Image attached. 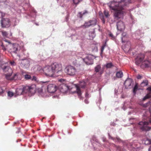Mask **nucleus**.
<instances>
[{
	"label": "nucleus",
	"instance_id": "nucleus-1",
	"mask_svg": "<svg viewBox=\"0 0 151 151\" xmlns=\"http://www.w3.org/2000/svg\"><path fill=\"white\" fill-rule=\"evenodd\" d=\"M131 0H113L107 3L111 10H116L119 9H122L123 6H127L131 3Z\"/></svg>",
	"mask_w": 151,
	"mask_h": 151
},
{
	"label": "nucleus",
	"instance_id": "nucleus-2",
	"mask_svg": "<svg viewBox=\"0 0 151 151\" xmlns=\"http://www.w3.org/2000/svg\"><path fill=\"white\" fill-rule=\"evenodd\" d=\"M35 92V89L31 86H26L17 88L16 90V94L14 95L15 97L16 95H20L24 93H28L29 95H32Z\"/></svg>",
	"mask_w": 151,
	"mask_h": 151
},
{
	"label": "nucleus",
	"instance_id": "nucleus-3",
	"mask_svg": "<svg viewBox=\"0 0 151 151\" xmlns=\"http://www.w3.org/2000/svg\"><path fill=\"white\" fill-rule=\"evenodd\" d=\"M86 86V83L84 81H82L80 82L78 85L72 84V87H73V89H76L75 91H71L72 93H77L79 98L80 100H82L83 98L81 96L82 92L80 89V88H83Z\"/></svg>",
	"mask_w": 151,
	"mask_h": 151
},
{
	"label": "nucleus",
	"instance_id": "nucleus-4",
	"mask_svg": "<svg viewBox=\"0 0 151 151\" xmlns=\"http://www.w3.org/2000/svg\"><path fill=\"white\" fill-rule=\"evenodd\" d=\"M54 75L57 76H61L63 75L62 65L61 64L55 62L51 65Z\"/></svg>",
	"mask_w": 151,
	"mask_h": 151
},
{
	"label": "nucleus",
	"instance_id": "nucleus-5",
	"mask_svg": "<svg viewBox=\"0 0 151 151\" xmlns=\"http://www.w3.org/2000/svg\"><path fill=\"white\" fill-rule=\"evenodd\" d=\"M127 36L126 33L123 32L122 34L121 37L122 41V43H126L123 46H122V48L124 51L126 52H128L131 50V44L130 42L129 41L127 40Z\"/></svg>",
	"mask_w": 151,
	"mask_h": 151
},
{
	"label": "nucleus",
	"instance_id": "nucleus-6",
	"mask_svg": "<svg viewBox=\"0 0 151 151\" xmlns=\"http://www.w3.org/2000/svg\"><path fill=\"white\" fill-rule=\"evenodd\" d=\"M124 7L123 6L122 9H119L116 10H114L113 13L114 18L115 20H117L122 19L123 18L124 14L125 13V11L124 10Z\"/></svg>",
	"mask_w": 151,
	"mask_h": 151
},
{
	"label": "nucleus",
	"instance_id": "nucleus-7",
	"mask_svg": "<svg viewBox=\"0 0 151 151\" xmlns=\"http://www.w3.org/2000/svg\"><path fill=\"white\" fill-rule=\"evenodd\" d=\"M16 19L13 18L10 19L8 18H2L1 20V26L2 28L9 27L13 22H15Z\"/></svg>",
	"mask_w": 151,
	"mask_h": 151
},
{
	"label": "nucleus",
	"instance_id": "nucleus-8",
	"mask_svg": "<svg viewBox=\"0 0 151 151\" xmlns=\"http://www.w3.org/2000/svg\"><path fill=\"white\" fill-rule=\"evenodd\" d=\"M49 82L48 81H41L40 82L43 85H45L46 86H47V91L49 93H54L57 91L58 88L55 84H48Z\"/></svg>",
	"mask_w": 151,
	"mask_h": 151
},
{
	"label": "nucleus",
	"instance_id": "nucleus-9",
	"mask_svg": "<svg viewBox=\"0 0 151 151\" xmlns=\"http://www.w3.org/2000/svg\"><path fill=\"white\" fill-rule=\"evenodd\" d=\"M19 49L20 47L18 44L15 43L12 45L11 54L14 58L16 59L17 57L20 58V55L17 53V52Z\"/></svg>",
	"mask_w": 151,
	"mask_h": 151
},
{
	"label": "nucleus",
	"instance_id": "nucleus-10",
	"mask_svg": "<svg viewBox=\"0 0 151 151\" xmlns=\"http://www.w3.org/2000/svg\"><path fill=\"white\" fill-rule=\"evenodd\" d=\"M151 62V51L148 53L147 58L144 61L142 62L140 67L142 68H147L150 67Z\"/></svg>",
	"mask_w": 151,
	"mask_h": 151
},
{
	"label": "nucleus",
	"instance_id": "nucleus-11",
	"mask_svg": "<svg viewBox=\"0 0 151 151\" xmlns=\"http://www.w3.org/2000/svg\"><path fill=\"white\" fill-rule=\"evenodd\" d=\"M42 70L46 76L51 77L53 76L54 74L51 65L45 66L43 68Z\"/></svg>",
	"mask_w": 151,
	"mask_h": 151
},
{
	"label": "nucleus",
	"instance_id": "nucleus-12",
	"mask_svg": "<svg viewBox=\"0 0 151 151\" xmlns=\"http://www.w3.org/2000/svg\"><path fill=\"white\" fill-rule=\"evenodd\" d=\"M73 87L72 85L71 86L67 85L66 84H62L60 86L59 89L60 91L63 93H66L67 91L69 90L70 92L72 93L71 91H73L72 90L73 89Z\"/></svg>",
	"mask_w": 151,
	"mask_h": 151
},
{
	"label": "nucleus",
	"instance_id": "nucleus-13",
	"mask_svg": "<svg viewBox=\"0 0 151 151\" xmlns=\"http://www.w3.org/2000/svg\"><path fill=\"white\" fill-rule=\"evenodd\" d=\"M1 68L4 72H8V73L6 74V77L7 79L9 80L10 79V77L11 76L12 73V69L9 66L5 65L1 66Z\"/></svg>",
	"mask_w": 151,
	"mask_h": 151
},
{
	"label": "nucleus",
	"instance_id": "nucleus-14",
	"mask_svg": "<svg viewBox=\"0 0 151 151\" xmlns=\"http://www.w3.org/2000/svg\"><path fill=\"white\" fill-rule=\"evenodd\" d=\"M65 71L68 75L73 76L75 74L76 72V69L73 66L68 65L65 68Z\"/></svg>",
	"mask_w": 151,
	"mask_h": 151
},
{
	"label": "nucleus",
	"instance_id": "nucleus-15",
	"mask_svg": "<svg viewBox=\"0 0 151 151\" xmlns=\"http://www.w3.org/2000/svg\"><path fill=\"white\" fill-rule=\"evenodd\" d=\"M96 58V57L92 55H89L87 56L83 60L86 64L87 65H91L93 64V60Z\"/></svg>",
	"mask_w": 151,
	"mask_h": 151
},
{
	"label": "nucleus",
	"instance_id": "nucleus-16",
	"mask_svg": "<svg viewBox=\"0 0 151 151\" xmlns=\"http://www.w3.org/2000/svg\"><path fill=\"white\" fill-rule=\"evenodd\" d=\"M148 122H140L137 125L139 126L140 128L142 131H148L150 129V127L148 126Z\"/></svg>",
	"mask_w": 151,
	"mask_h": 151
},
{
	"label": "nucleus",
	"instance_id": "nucleus-17",
	"mask_svg": "<svg viewBox=\"0 0 151 151\" xmlns=\"http://www.w3.org/2000/svg\"><path fill=\"white\" fill-rule=\"evenodd\" d=\"M133 80L129 78H127L124 83V85L126 89L131 88L133 86Z\"/></svg>",
	"mask_w": 151,
	"mask_h": 151
},
{
	"label": "nucleus",
	"instance_id": "nucleus-18",
	"mask_svg": "<svg viewBox=\"0 0 151 151\" xmlns=\"http://www.w3.org/2000/svg\"><path fill=\"white\" fill-rule=\"evenodd\" d=\"M134 143L135 141L130 142H128V141H127L123 142V144L125 146L126 145L130 151H133L135 149L134 146H136Z\"/></svg>",
	"mask_w": 151,
	"mask_h": 151
},
{
	"label": "nucleus",
	"instance_id": "nucleus-19",
	"mask_svg": "<svg viewBox=\"0 0 151 151\" xmlns=\"http://www.w3.org/2000/svg\"><path fill=\"white\" fill-rule=\"evenodd\" d=\"M145 57V55L143 54L140 53L138 55L135 59L136 64L139 65L142 62Z\"/></svg>",
	"mask_w": 151,
	"mask_h": 151
},
{
	"label": "nucleus",
	"instance_id": "nucleus-20",
	"mask_svg": "<svg viewBox=\"0 0 151 151\" xmlns=\"http://www.w3.org/2000/svg\"><path fill=\"white\" fill-rule=\"evenodd\" d=\"M30 61L27 59H23L22 60L21 63V66L23 68L27 69L30 65Z\"/></svg>",
	"mask_w": 151,
	"mask_h": 151
},
{
	"label": "nucleus",
	"instance_id": "nucleus-21",
	"mask_svg": "<svg viewBox=\"0 0 151 151\" xmlns=\"http://www.w3.org/2000/svg\"><path fill=\"white\" fill-rule=\"evenodd\" d=\"M143 34L139 30H137L132 34V37L136 40H139L140 38L143 36Z\"/></svg>",
	"mask_w": 151,
	"mask_h": 151
},
{
	"label": "nucleus",
	"instance_id": "nucleus-22",
	"mask_svg": "<svg viewBox=\"0 0 151 151\" xmlns=\"http://www.w3.org/2000/svg\"><path fill=\"white\" fill-rule=\"evenodd\" d=\"M116 26L117 29L120 31H122L125 29V25L123 22L119 20L116 23Z\"/></svg>",
	"mask_w": 151,
	"mask_h": 151
},
{
	"label": "nucleus",
	"instance_id": "nucleus-23",
	"mask_svg": "<svg viewBox=\"0 0 151 151\" xmlns=\"http://www.w3.org/2000/svg\"><path fill=\"white\" fill-rule=\"evenodd\" d=\"M29 10H30V13L28 14L27 18H29L30 17H32L35 18L37 13L36 11L33 8H30Z\"/></svg>",
	"mask_w": 151,
	"mask_h": 151
},
{
	"label": "nucleus",
	"instance_id": "nucleus-24",
	"mask_svg": "<svg viewBox=\"0 0 151 151\" xmlns=\"http://www.w3.org/2000/svg\"><path fill=\"white\" fill-rule=\"evenodd\" d=\"M95 71L96 73L99 72L100 75H101L104 72V70L101 69V67L100 65H97L95 68Z\"/></svg>",
	"mask_w": 151,
	"mask_h": 151
},
{
	"label": "nucleus",
	"instance_id": "nucleus-25",
	"mask_svg": "<svg viewBox=\"0 0 151 151\" xmlns=\"http://www.w3.org/2000/svg\"><path fill=\"white\" fill-rule=\"evenodd\" d=\"M108 135L109 139L112 140L115 142H120L122 141L121 139L118 137H117L116 138L112 137L110 135L109 133H108Z\"/></svg>",
	"mask_w": 151,
	"mask_h": 151
},
{
	"label": "nucleus",
	"instance_id": "nucleus-26",
	"mask_svg": "<svg viewBox=\"0 0 151 151\" xmlns=\"http://www.w3.org/2000/svg\"><path fill=\"white\" fill-rule=\"evenodd\" d=\"M21 77L20 74L19 73H17L15 74L11 78H10L9 80H17L21 79Z\"/></svg>",
	"mask_w": 151,
	"mask_h": 151
},
{
	"label": "nucleus",
	"instance_id": "nucleus-27",
	"mask_svg": "<svg viewBox=\"0 0 151 151\" xmlns=\"http://www.w3.org/2000/svg\"><path fill=\"white\" fill-rule=\"evenodd\" d=\"M96 35L95 29L89 32V36L91 39H93L96 36Z\"/></svg>",
	"mask_w": 151,
	"mask_h": 151
},
{
	"label": "nucleus",
	"instance_id": "nucleus-28",
	"mask_svg": "<svg viewBox=\"0 0 151 151\" xmlns=\"http://www.w3.org/2000/svg\"><path fill=\"white\" fill-rule=\"evenodd\" d=\"M106 41L105 42L104 44L103 45L101 46V52L100 53V55L101 57H102V54L104 50V49L105 47H108V45L106 44Z\"/></svg>",
	"mask_w": 151,
	"mask_h": 151
},
{
	"label": "nucleus",
	"instance_id": "nucleus-29",
	"mask_svg": "<svg viewBox=\"0 0 151 151\" xmlns=\"http://www.w3.org/2000/svg\"><path fill=\"white\" fill-rule=\"evenodd\" d=\"M91 26H95L97 23V20L95 18H93L92 19L89 21Z\"/></svg>",
	"mask_w": 151,
	"mask_h": 151
},
{
	"label": "nucleus",
	"instance_id": "nucleus-30",
	"mask_svg": "<svg viewBox=\"0 0 151 151\" xmlns=\"http://www.w3.org/2000/svg\"><path fill=\"white\" fill-rule=\"evenodd\" d=\"M116 76L118 78H122L123 76V73L121 71L117 72L116 74Z\"/></svg>",
	"mask_w": 151,
	"mask_h": 151
},
{
	"label": "nucleus",
	"instance_id": "nucleus-31",
	"mask_svg": "<svg viewBox=\"0 0 151 151\" xmlns=\"http://www.w3.org/2000/svg\"><path fill=\"white\" fill-rule=\"evenodd\" d=\"M88 12L86 10H85L84 12H81L78 13V17L80 18H81L82 17L83 15L87 13Z\"/></svg>",
	"mask_w": 151,
	"mask_h": 151
},
{
	"label": "nucleus",
	"instance_id": "nucleus-32",
	"mask_svg": "<svg viewBox=\"0 0 151 151\" xmlns=\"http://www.w3.org/2000/svg\"><path fill=\"white\" fill-rule=\"evenodd\" d=\"M99 16L101 19L102 20V23L103 24H104L105 22V20L104 19V17L102 13H100Z\"/></svg>",
	"mask_w": 151,
	"mask_h": 151
},
{
	"label": "nucleus",
	"instance_id": "nucleus-33",
	"mask_svg": "<svg viewBox=\"0 0 151 151\" xmlns=\"http://www.w3.org/2000/svg\"><path fill=\"white\" fill-rule=\"evenodd\" d=\"M151 98V93H148L143 99V100L145 101L146 99Z\"/></svg>",
	"mask_w": 151,
	"mask_h": 151
},
{
	"label": "nucleus",
	"instance_id": "nucleus-34",
	"mask_svg": "<svg viewBox=\"0 0 151 151\" xmlns=\"http://www.w3.org/2000/svg\"><path fill=\"white\" fill-rule=\"evenodd\" d=\"M5 45H4L3 42H0V46H1V47L4 51H5L6 50V49L5 46Z\"/></svg>",
	"mask_w": 151,
	"mask_h": 151
},
{
	"label": "nucleus",
	"instance_id": "nucleus-35",
	"mask_svg": "<svg viewBox=\"0 0 151 151\" xmlns=\"http://www.w3.org/2000/svg\"><path fill=\"white\" fill-rule=\"evenodd\" d=\"M24 78L27 80H31V76L30 75H29L28 74H26L24 75Z\"/></svg>",
	"mask_w": 151,
	"mask_h": 151
},
{
	"label": "nucleus",
	"instance_id": "nucleus-36",
	"mask_svg": "<svg viewBox=\"0 0 151 151\" xmlns=\"http://www.w3.org/2000/svg\"><path fill=\"white\" fill-rule=\"evenodd\" d=\"M129 20L131 23H133L135 21L134 17L131 14H130L129 15Z\"/></svg>",
	"mask_w": 151,
	"mask_h": 151
},
{
	"label": "nucleus",
	"instance_id": "nucleus-37",
	"mask_svg": "<svg viewBox=\"0 0 151 151\" xmlns=\"http://www.w3.org/2000/svg\"><path fill=\"white\" fill-rule=\"evenodd\" d=\"M1 34L4 37H7L8 35V33L5 31H2Z\"/></svg>",
	"mask_w": 151,
	"mask_h": 151
},
{
	"label": "nucleus",
	"instance_id": "nucleus-38",
	"mask_svg": "<svg viewBox=\"0 0 151 151\" xmlns=\"http://www.w3.org/2000/svg\"><path fill=\"white\" fill-rule=\"evenodd\" d=\"M42 86H41V88H39L38 89V91L39 93L41 95L42 93L43 89L44 88V86L42 84Z\"/></svg>",
	"mask_w": 151,
	"mask_h": 151
},
{
	"label": "nucleus",
	"instance_id": "nucleus-39",
	"mask_svg": "<svg viewBox=\"0 0 151 151\" xmlns=\"http://www.w3.org/2000/svg\"><path fill=\"white\" fill-rule=\"evenodd\" d=\"M104 14L106 18H108L110 16L109 12L108 10H105L104 12Z\"/></svg>",
	"mask_w": 151,
	"mask_h": 151
},
{
	"label": "nucleus",
	"instance_id": "nucleus-40",
	"mask_svg": "<svg viewBox=\"0 0 151 151\" xmlns=\"http://www.w3.org/2000/svg\"><path fill=\"white\" fill-rule=\"evenodd\" d=\"M30 80L32 81H36L37 82L39 81L38 79L35 76H33L32 77H31Z\"/></svg>",
	"mask_w": 151,
	"mask_h": 151
},
{
	"label": "nucleus",
	"instance_id": "nucleus-41",
	"mask_svg": "<svg viewBox=\"0 0 151 151\" xmlns=\"http://www.w3.org/2000/svg\"><path fill=\"white\" fill-rule=\"evenodd\" d=\"M144 143L146 145H148L151 144V140L147 139L145 141Z\"/></svg>",
	"mask_w": 151,
	"mask_h": 151
},
{
	"label": "nucleus",
	"instance_id": "nucleus-42",
	"mask_svg": "<svg viewBox=\"0 0 151 151\" xmlns=\"http://www.w3.org/2000/svg\"><path fill=\"white\" fill-rule=\"evenodd\" d=\"M138 88L137 85V84H135L133 88V92L134 94H135L136 93V91Z\"/></svg>",
	"mask_w": 151,
	"mask_h": 151
},
{
	"label": "nucleus",
	"instance_id": "nucleus-43",
	"mask_svg": "<svg viewBox=\"0 0 151 151\" xmlns=\"http://www.w3.org/2000/svg\"><path fill=\"white\" fill-rule=\"evenodd\" d=\"M105 66L107 68H110L113 66V65L111 63H107Z\"/></svg>",
	"mask_w": 151,
	"mask_h": 151
},
{
	"label": "nucleus",
	"instance_id": "nucleus-44",
	"mask_svg": "<svg viewBox=\"0 0 151 151\" xmlns=\"http://www.w3.org/2000/svg\"><path fill=\"white\" fill-rule=\"evenodd\" d=\"M7 95L8 97L10 98L13 96L14 93L12 92L9 91L7 92Z\"/></svg>",
	"mask_w": 151,
	"mask_h": 151
},
{
	"label": "nucleus",
	"instance_id": "nucleus-45",
	"mask_svg": "<svg viewBox=\"0 0 151 151\" xmlns=\"http://www.w3.org/2000/svg\"><path fill=\"white\" fill-rule=\"evenodd\" d=\"M84 26L86 27H88L91 26L90 21H89L88 22H86L84 24Z\"/></svg>",
	"mask_w": 151,
	"mask_h": 151
},
{
	"label": "nucleus",
	"instance_id": "nucleus-46",
	"mask_svg": "<svg viewBox=\"0 0 151 151\" xmlns=\"http://www.w3.org/2000/svg\"><path fill=\"white\" fill-rule=\"evenodd\" d=\"M109 36L111 37V39L113 40H114L115 39V37L114 36L113 34L109 32Z\"/></svg>",
	"mask_w": 151,
	"mask_h": 151
},
{
	"label": "nucleus",
	"instance_id": "nucleus-47",
	"mask_svg": "<svg viewBox=\"0 0 151 151\" xmlns=\"http://www.w3.org/2000/svg\"><path fill=\"white\" fill-rule=\"evenodd\" d=\"M151 105V103L150 101H149L147 103H145L143 105L144 107H147V106Z\"/></svg>",
	"mask_w": 151,
	"mask_h": 151
},
{
	"label": "nucleus",
	"instance_id": "nucleus-48",
	"mask_svg": "<svg viewBox=\"0 0 151 151\" xmlns=\"http://www.w3.org/2000/svg\"><path fill=\"white\" fill-rule=\"evenodd\" d=\"M141 84L144 86H147L148 85V81H144L141 83Z\"/></svg>",
	"mask_w": 151,
	"mask_h": 151
},
{
	"label": "nucleus",
	"instance_id": "nucleus-49",
	"mask_svg": "<svg viewBox=\"0 0 151 151\" xmlns=\"http://www.w3.org/2000/svg\"><path fill=\"white\" fill-rule=\"evenodd\" d=\"M71 39L73 40H75L78 38L77 36L76 35H73L71 36Z\"/></svg>",
	"mask_w": 151,
	"mask_h": 151
},
{
	"label": "nucleus",
	"instance_id": "nucleus-50",
	"mask_svg": "<svg viewBox=\"0 0 151 151\" xmlns=\"http://www.w3.org/2000/svg\"><path fill=\"white\" fill-rule=\"evenodd\" d=\"M73 1L74 4L76 5H77L81 2L79 0H73Z\"/></svg>",
	"mask_w": 151,
	"mask_h": 151
},
{
	"label": "nucleus",
	"instance_id": "nucleus-51",
	"mask_svg": "<svg viewBox=\"0 0 151 151\" xmlns=\"http://www.w3.org/2000/svg\"><path fill=\"white\" fill-rule=\"evenodd\" d=\"M10 64L12 66H15L16 65V63L14 61H11L10 62Z\"/></svg>",
	"mask_w": 151,
	"mask_h": 151
},
{
	"label": "nucleus",
	"instance_id": "nucleus-52",
	"mask_svg": "<svg viewBox=\"0 0 151 151\" xmlns=\"http://www.w3.org/2000/svg\"><path fill=\"white\" fill-rule=\"evenodd\" d=\"M4 90L2 88V87H0V95H1L4 92Z\"/></svg>",
	"mask_w": 151,
	"mask_h": 151
},
{
	"label": "nucleus",
	"instance_id": "nucleus-53",
	"mask_svg": "<svg viewBox=\"0 0 151 151\" xmlns=\"http://www.w3.org/2000/svg\"><path fill=\"white\" fill-rule=\"evenodd\" d=\"M117 20H115L114 19H111V22H109V23L110 24H113Z\"/></svg>",
	"mask_w": 151,
	"mask_h": 151
},
{
	"label": "nucleus",
	"instance_id": "nucleus-54",
	"mask_svg": "<svg viewBox=\"0 0 151 151\" xmlns=\"http://www.w3.org/2000/svg\"><path fill=\"white\" fill-rule=\"evenodd\" d=\"M21 72L22 75L24 76V75H25L27 74L26 72L24 70H21Z\"/></svg>",
	"mask_w": 151,
	"mask_h": 151
},
{
	"label": "nucleus",
	"instance_id": "nucleus-55",
	"mask_svg": "<svg viewBox=\"0 0 151 151\" xmlns=\"http://www.w3.org/2000/svg\"><path fill=\"white\" fill-rule=\"evenodd\" d=\"M3 41H4V42H7L9 44H11V42L8 40L5 39L3 40Z\"/></svg>",
	"mask_w": 151,
	"mask_h": 151
},
{
	"label": "nucleus",
	"instance_id": "nucleus-56",
	"mask_svg": "<svg viewBox=\"0 0 151 151\" xmlns=\"http://www.w3.org/2000/svg\"><path fill=\"white\" fill-rule=\"evenodd\" d=\"M113 145L115 146V148L117 150H119L120 149V147H119L116 146L114 144H113Z\"/></svg>",
	"mask_w": 151,
	"mask_h": 151
},
{
	"label": "nucleus",
	"instance_id": "nucleus-57",
	"mask_svg": "<svg viewBox=\"0 0 151 151\" xmlns=\"http://www.w3.org/2000/svg\"><path fill=\"white\" fill-rule=\"evenodd\" d=\"M147 90L149 91V93H151V87H149L147 88Z\"/></svg>",
	"mask_w": 151,
	"mask_h": 151
},
{
	"label": "nucleus",
	"instance_id": "nucleus-58",
	"mask_svg": "<svg viewBox=\"0 0 151 151\" xmlns=\"http://www.w3.org/2000/svg\"><path fill=\"white\" fill-rule=\"evenodd\" d=\"M126 105V103L124 102V105L122 107V109L124 110H125L126 109V108H125V106Z\"/></svg>",
	"mask_w": 151,
	"mask_h": 151
},
{
	"label": "nucleus",
	"instance_id": "nucleus-59",
	"mask_svg": "<svg viewBox=\"0 0 151 151\" xmlns=\"http://www.w3.org/2000/svg\"><path fill=\"white\" fill-rule=\"evenodd\" d=\"M102 140L104 142H105L106 141V138L104 137H102Z\"/></svg>",
	"mask_w": 151,
	"mask_h": 151
},
{
	"label": "nucleus",
	"instance_id": "nucleus-60",
	"mask_svg": "<svg viewBox=\"0 0 151 151\" xmlns=\"http://www.w3.org/2000/svg\"><path fill=\"white\" fill-rule=\"evenodd\" d=\"M142 78V76H141L140 75H138L137 76V79H140L141 78Z\"/></svg>",
	"mask_w": 151,
	"mask_h": 151
},
{
	"label": "nucleus",
	"instance_id": "nucleus-61",
	"mask_svg": "<svg viewBox=\"0 0 151 151\" xmlns=\"http://www.w3.org/2000/svg\"><path fill=\"white\" fill-rule=\"evenodd\" d=\"M88 95H89V94H88V93H86L85 97L86 98H88L89 97Z\"/></svg>",
	"mask_w": 151,
	"mask_h": 151
},
{
	"label": "nucleus",
	"instance_id": "nucleus-62",
	"mask_svg": "<svg viewBox=\"0 0 151 151\" xmlns=\"http://www.w3.org/2000/svg\"><path fill=\"white\" fill-rule=\"evenodd\" d=\"M43 68H42L40 66H39L38 68L37 69L38 70L40 71L41 70H42Z\"/></svg>",
	"mask_w": 151,
	"mask_h": 151
},
{
	"label": "nucleus",
	"instance_id": "nucleus-63",
	"mask_svg": "<svg viewBox=\"0 0 151 151\" xmlns=\"http://www.w3.org/2000/svg\"><path fill=\"white\" fill-rule=\"evenodd\" d=\"M85 102L86 104L88 103L89 102L88 101V99H87V98H86V99L85 100Z\"/></svg>",
	"mask_w": 151,
	"mask_h": 151
},
{
	"label": "nucleus",
	"instance_id": "nucleus-64",
	"mask_svg": "<svg viewBox=\"0 0 151 151\" xmlns=\"http://www.w3.org/2000/svg\"><path fill=\"white\" fill-rule=\"evenodd\" d=\"M101 97H99V104H100L101 103Z\"/></svg>",
	"mask_w": 151,
	"mask_h": 151
}]
</instances>
